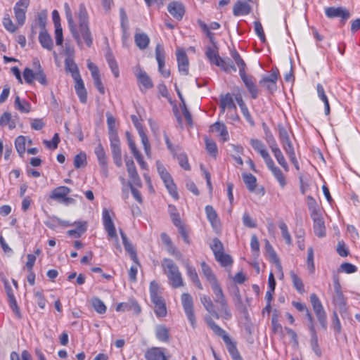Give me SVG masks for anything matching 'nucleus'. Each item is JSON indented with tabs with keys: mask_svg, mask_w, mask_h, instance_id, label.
Instances as JSON below:
<instances>
[{
	"mask_svg": "<svg viewBox=\"0 0 360 360\" xmlns=\"http://www.w3.org/2000/svg\"><path fill=\"white\" fill-rule=\"evenodd\" d=\"M64 8L70 32L78 45L80 46L82 44L81 37H82L86 46L90 47L93 44V38L89 27V15L84 4H80L76 13L78 27L73 20L69 4L65 3Z\"/></svg>",
	"mask_w": 360,
	"mask_h": 360,
	"instance_id": "nucleus-1",
	"label": "nucleus"
},
{
	"mask_svg": "<svg viewBox=\"0 0 360 360\" xmlns=\"http://www.w3.org/2000/svg\"><path fill=\"white\" fill-rule=\"evenodd\" d=\"M201 268L203 275L211 285L212 290L214 294V302L221 305V316L226 320L231 319L232 317L231 312L229 308L222 289L216 276L213 274L212 270L205 262H201Z\"/></svg>",
	"mask_w": 360,
	"mask_h": 360,
	"instance_id": "nucleus-2",
	"label": "nucleus"
},
{
	"mask_svg": "<svg viewBox=\"0 0 360 360\" xmlns=\"http://www.w3.org/2000/svg\"><path fill=\"white\" fill-rule=\"evenodd\" d=\"M162 267L167 275L169 285L174 288H178L184 286V283L181 273L179 267L173 260L165 258L162 261Z\"/></svg>",
	"mask_w": 360,
	"mask_h": 360,
	"instance_id": "nucleus-3",
	"label": "nucleus"
},
{
	"mask_svg": "<svg viewBox=\"0 0 360 360\" xmlns=\"http://www.w3.org/2000/svg\"><path fill=\"white\" fill-rule=\"evenodd\" d=\"M205 321L208 326L212 329V330L219 337H221L224 343L226 344L227 350L231 355V358L236 359L238 356H240V354L237 349L236 342H233L229 337V335L226 333V332L221 328L219 326H218L211 317L205 318Z\"/></svg>",
	"mask_w": 360,
	"mask_h": 360,
	"instance_id": "nucleus-4",
	"label": "nucleus"
},
{
	"mask_svg": "<svg viewBox=\"0 0 360 360\" xmlns=\"http://www.w3.org/2000/svg\"><path fill=\"white\" fill-rule=\"evenodd\" d=\"M156 166L158 174L162 180L163 181L164 184L167 188L168 192L174 199H178L179 194L176 191V186L174 183L172 177L167 171L164 165L160 161H156Z\"/></svg>",
	"mask_w": 360,
	"mask_h": 360,
	"instance_id": "nucleus-5",
	"label": "nucleus"
},
{
	"mask_svg": "<svg viewBox=\"0 0 360 360\" xmlns=\"http://www.w3.org/2000/svg\"><path fill=\"white\" fill-rule=\"evenodd\" d=\"M310 302L313 307V310L316 314V316L320 323L321 327L324 329H327V318L326 313L323 309L322 303L319 300V297L313 293L310 295Z\"/></svg>",
	"mask_w": 360,
	"mask_h": 360,
	"instance_id": "nucleus-6",
	"label": "nucleus"
},
{
	"mask_svg": "<svg viewBox=\"0 0 360 360\" xmlns=\"http://www.w3.org/2000/svg\"><path fill=\"white\" fill-rule=\"evenodd\" d=\"M181 304L188 321L191 326L195 328L196 326V319L194 314L193 301L191 295L188 293H183L181 295Z\"/></svg>",
	"mask_w": 360,
	"mask_h": 360,
	"instance_id": "nucleus-7",
	"label": "nucleus"
},
{
	"mask_svg": "<svg viewBox=\"0 0 360 360\" xmlns=\"http://www.w3.org/2000/svg\"><path fill=\"white\" fill-rule=\"evenodd\" d=\"M103 223L104 229L108 233L109 238L114 239L117 248L120 249V245H119V238L116 233L114 223L110 217L109 211L105 208L103 210Z\"/></svg>",
	"mask_w": 360,
	"mask_h": 360,
	"instance_id": "nucleus-8",
	"label": "nucleus"
},
{
	"mask_svg": "<svg viewBox=\"0 0 360 360\" xmlns=\"http://www.w3.org/2000/svg\"><path fill=\"white\" fill-rule=\"evenodd\" d=\"M30 4V0H19L15 5L13 10L15 18L19 25H24L26 19V12Z\"/></svg>",
	"mask_w": 360,
	"mask_h": 360,
	"instance_id": "nucleus-9",
	"label": "nucleus"
},
{
	"mask_svg": "<svg viewBox=\"0 0 360 360\" xmlns=\"http://www.w3.org/2000/svg\"><path fill=\"white\" fill-rule=\"evenodd\" d=\"M109 139L114 162L117 167H121L122 161L120 139L118 136L113 135L112 137H110Z\"/></svg>",
	"mask_w": 360,
	"mask_h": 360,
	"instance_id": "nucleus-10",
	"label": "nucleus"
},
{
	"mask_svg": "<svg viewBox=\"0 0 360 360\" xmlns=\"http://www.w3.org/2000/svg\"><path fill=\"white\" fill-rule=\"evenodd\" d=\"M325 14L329 18H340L343 24L350 17L349 12L342 7H328L325 9Z\"/></svg>",
	"mask_w": 360,
	"mask_h": 360,
	"instance_id": "nucleus-11",
	"label": "nucleus"
},
{
	"mask_svg": "<svg viewBox=\"0 0 360 360\" xmlns=\"http://www.w3.org/2000/svg\"><path fill=\"white\" fill-rule=\"evenodd\" d=\"M333 285H334V294L333 295V300L335 305L339 307L340 309L345 307L346 304L345 298L341 290V285L339 281L338 276H333Z\"/></svg>",
	"mask_w": 360,
	"mask_h": 360,
	"instance_id": "nucleus-12",
	"label": "nucleus"
},
{
	"mask_svg": "<svg viewBox=\"0 0 360 360\" xmlns=\"http://www.w3.org/2000/svg\"><path fill=\"white\" fill-rule=\"evenodd\" d=\"M167 11L177 20H181L186 12L184 5L178 1H171L167 5Z\"/></svg>",
	"mask_w": 360,
	"mask_h": 360,
	"instance_id": "nucleus-13",
	"label": "nucleus"
},
{
	"mask_svg": "<svg viewBox=\"0 0 360 360\" xmlns=\"http://www.w3.org/2000/svg\"><path fill=\"white\" fill-rule=\"evenodd\" d=\"M277 80L278 73L274 71L269 75L262 77L259 83L260 86L265 87L270 93H274L277 89Z\"/></svg>",
	"mask_w": 360,
	"mask_h": 360,
	"instance_id": "nucleus-14",
	"label": "nucleus"
},
{
	"mask_svg": "<svg viewBox=\"0 0 360 360\" xmlns=\"http://www.w3.org/2000/svg\"><path fill=\"white\" fill-rule=\"evenodd\" d=\"M250 143L252 148L262 156L266 164L272 160L265 145L262 141L257 139H252Z\"/></svg>",
	"mask_w": 360,
	"mask_h": 360,
	"instance_id": "nucleus-15",
	"label": "nucleus"
},
{
	"mask_svg": "<svg viewBox=\"0 0 360 360\" xmlns=\"http://www.w3.org/2000/svg\"><path fill=\"white\" fill-rule=\"evenodd\" d=\"M134 75L138 80V82L145 89H148L153 86V82L148 75L145 70L140 67H138Z\"/></svg>",
	"mask_w": 360,
	"mask_h": 360,
	"instance_id": "nucleus-16",
	"label": "nucleus"
},
{
	"mask_svg": "<svg viewBox=\"0 0 360 360\" xmlns=\"http://www.w3.org/2000/svg\"><path fill=\"white\" fill-rule=\"evenodd\" d=\"M176 60L178 68L180 73L187 75L188 74V59L186 52L183 49H179L176 52Z\"/></svg>",
	"mask_w": 360,
	"mask_h": 360,
	"instance_id": "nucleus-17",
	"label": "nucleus"
},
{
	"mask_svg": "<svg viewBox=\"0 0 360 360\" xmlns=\"http://www.w3.org/2000/svg\"><path fill=\"white\" fill-rule=\"evenodd\" d=\"M126 167L130 178V181L129 183L137 186H141V181L137 173L134 161L132 160H127Z\"/></svg>",
	"mask_w": 360,
	"mask_h": 360,
	"instance_id": "nucleus-18",
	"label": "nucleus"
},
{
	"mask_svg": "<svg viewBox=\"0 0 360 360\" xmlns=\"http://www.w3.org/2000/svg\"><path fill=\"white\" fill-rule=\"evenodd\" d=\"M200 302L204 306L205 309L207 311L209 314H210L213 317H214L217 319H219L220 317L223 318L221 316V305L218 304L220 307L219 312H217L215 309L214 304L210 299V297L207 295H202L200 297Z\"/></svg>",
	"mask_w": 360,
	"mask_h": 360,
	"instance_id": "nucleus-19",
	"label": "nucleus"
},
{
	"mask_svg": "<svg viewBox=\"0 0 360 360\" xmlns=\"http://www.w3.org/2000/svg\"><path fill=\"white\" fill-rule=\"evenodd\" d=\"M266 165L267 168L271 172L275 179L278 181L281 187L284 188L286 185L285 177L279 167L276 166L274 160H271L269 161Z\"/></svg>",
	"mask_w": 360,
	"mask_h": 360,
	"instance_id": "nucleus-20",
	"label": "nucleus"
},
{
	"mask_svg": "<svg viewBox=\"0 0 360 360\" xmlns=\"http://www.w3.org/2000/svg\"><path fill=\"white\" fill-rule=\"evenodd\" d=\"M240 77L250 92L251 97L254 99L257 98L258 96V89L253 81L252 77L247 75L245 72L240 74Z\"/></svg>",
	"mask_w": 360,
	"mask_h": 360,
	"instance_id": "nucleus-21",
	"label": "nucleus"
},
{
	"mask_svg": "<svg viewBox=\"0 0 360 360\" xmlns=\"http://www.w3.org/2000/svg\"><path fill=\"white\" fill-rule=\"evenodd\" d=\"M145 358L147 360H167L168 358L165 354V349L162 347H151L145 353Z\"/></svg>",
	"mask_w": 360,
	"mask_h": 360,
	"instance_id": "nucleus-22",
	"label": "nucleus"
},
{
	"mask_svg": "<svg viewBox=\"0 0 360 360\" xmlns=\"http://www.w3.org/2000/svg\"><path fill=\"white\" fill-rule=\"evenodd\" d=\"M314 221V231L316 236L319 238L326 235V226L324 221L321 214H316L311 217Z\"/></svg>",
	"mask_w": 360,
	"mask_h": 360,
	"instance_id": "nucleus-23",
	"label": "nucleus"
},
{
	"mask_svg": "<svg viewBox=\"0 0 360 360\" xmlns=\"http://www.w3.org/2000/svg\"><path fill=\"white\" fill-rule=\"evenodd\" d=\"M120 232L125 250L129 254V256L134 262L139 264V259L136 255V252L132 244L129 242L126 234L122 231V230L120 229Z\"/></svg>",
	"mask_w": 360,
	"mask_h": 360,
	"instance_id": "nucleus-24",
	"label": "nucleus"
},
{
	"mask_svg": "<svg viewBox=\"0 0 360 360\" xmlns=\"http://www.w3.org/2000/svg\"><path fill=\"white\" fill-rule=\"evenodd\" d=\"M251 12V6L246 2L238 1L233 8V13L235 16L247 15Z\"/></svg>",
	"mask_w": 360,
	"mask_h": 360,
	"instance_id": "nucleus-25",
	"label": "nucleus"
},
{
	"mask_svg": "<svg viewBox=\"0 0 360 360\" xmlns=\"http://www.w3.org/2000/svg\"><path fill=\"white\" fill-rule=\"evenodd\" d=\"M219 108L221 113H224L226 108L229 110L236 111V105L229 94L221 97Z\"/></svg>",
	"mask_w": 360,
	"mask_h": 360,
	"instance_id": "nucleus-26",
	"label": "nucleus"
},
{
	"mask_svg": "<svg viewBox=\"0 0 360 360\" xmlns=\"http://www.w3.org/2000/svg\"><path fill=\"white\" fill-rule=\"evenodd\" d=\"M39 41L41 46L48 50L52 51L53 49V41L47 30L40 31L39 34Z\"/></svg>",
	"mask_w": 360,
	"mask_h": 360,
	"instance_id": "nucleus-27",
	"label": "nucleus"
},
{
	"mask_svg": "<svg viewBox=\"0 0 360 360\" xmlns=\"http://www.w3.org/2000/svg\"><path fill=\"white\" fill-rule=\"evenodd\" d=\"M70 191V188L67 186H59L52 191L50 198L60 202L64 197L68 195Z\"/></svg>",
	"mask_w": 360,
	"mask_h": 360,
	"instance_id": "nucleus-28",
	"label": "nucleus"
},
{
	"mask_svg": "<svg viewBox=\"0 0 360 360\" xmlns=\"http://www.w3.org/2000/svg\"><path fill=\"white\" fill-rule=\"evenodd\" d=\"M94 153L96 155L99 165L102 167L104 170H107V156L105 154V151L101 145L99 143L94 149Z\"/></svg>",
	"mask_w": 360,
	"mask_h": 360,
	"instance_id": "nucleus-29",
	"label": "nucleus"
},
{
	"mask_svg": "<svg viewBox=\"0 0 360 360\" xmlns=\"http://www.w3.org/2000/svg\"><path fill=\"white\" fill-rule=\"evenodd\" d=\"M65 68L67 72L71 73L72 77H76L80 75L77 64L75 63L72 57L68 56L65 60Z\"/></svg>",
	"mask_w": 360,
	"mask_h": 360,
	"instance_id": "nucleus-30",
	"label": "nucleus"
},
{
	"mask_svg": "<svg viewBox=\"0 0 360 360\" xmlns=\"http://www.w3.org/2000/svg\"><path fill=\"white\" fill-rule=\"evenodd\" d=\"M278 163L284 169L285 171L288 172L289 167L285 157L281 150L278 146L271 149Z\"/></svg>",
	"mask_w": 360,
	"mask_h": 360,
	"instance_id": "nucleus-31",
	"label": "nucleus"
},
{
	"mask_svg": "<svg viewBox=\"0 0 360 360\" xmlns=\"http://www.w3.org/2000/svg\"><path fill=\"white\" fill-rule=\"evenodd\" d=\"M136 45L141 50L146 49L150 43V38L146 33H136L134 35Z\"/></svg>",
	"mask_w": 360,
	"mask_h": 360,
	"instance_id": "nucleus-32",
	"label": "nucleus"
},
{
	"mask_svg": "<svg viewBox=\"0 0 360 360\" xmlns=\"http://www.w3.org/2000/svg\"><path fill=\"white\" fill-rule=\"evenodd\" d=\"M7 125L9 129H13L16 127V122L10 112H5L0 117V127H4Z\"/></svg>",
	"mask_w": 360,
	"mask_h": 360,
	"instance_id": "nucleus-33",
	"label": "nucleus"
},
{
	"mask_svg": "<svg viewBox=\"0 0 360 360\" xmlns=\"http://www.w3.org/2000/svg\"><path fill=\"white\" fill-rule=\"evenodd\" d=\"M311 340L310 345L313 352L316 354V355L319 357L321 356V350L319 346L318 342V335L316 331L315 328L311 327Z\"/></svg>",
	"mask_w": 360,
	"mask_h": 360,
	"instance_id": "nucleus-34",
	"label": "nucleus"
},
{
	"mask_svg": "<svg viewBox=\"0 0 360 360\" xmlns=\"http://www.w3.org/2000/svg\"><path fill=\"white\" fill-rule=\"evenodd\" d=\"M155 336L161 342H167L169 340V330L163 325L155 327Z\"/></svg>",
	"mask_w": 360,
	"mask_h": 360,
	"instance_id": "nucleus-35",
	"label": "nucleus"
},
{
	"mask_svg": "<svg viewBox=\"0 0 360 360\" xmlns=\"http://www.w3.org/2000/svg\"><path fill=\"white\" fill-rule=\"evenodd\" d=\"M91 304L94 310L100 314H103L106 312L107 307L104 302L98 297H94L91 300Z\"/></svg>",
	"mask_w": 360,
	"mask_h": 360,
	"instance_id": "nucleus-36",
	"label": "nucleus"
},
{
	"mask_svg": "<svg viewBox=\"0 0 360 360\" xmlns=\"http://www.w3.org/2000/svg\"><path fill=\"white\" fill-rule=\"evenodd\" d=\"M205 54L210 62L217 66V64H219L221 59L218 54L217 50L212 47H207Z\"/></svg>",
	"mask_w": 360,
	"mask_h": 360,
	"instance_id": "nucleus-37",
	"label": "nucleus"
},
{
	"mask_svg": "<svg viewBox=\"0 0 360 360\" xmlns=\"http://www.w3.org/2000/svg\"><path fill=\"white\" fill-rule=\"evenodd\" d=\"M86 230V224L85 222H79L75 229L68 231L67 233L69 236L74 238H79Z\"/></svg>",
	"mask_w": 360,
	"mask_h": 360,
	"instance_id": "nucleus-38",
	"label": "nucleus"
},
{
	"mask_svg": "<svg viewBox=\"0 0 360 360\" xmlns=\"http://www.w3.org/2000/svg\"><path fill=\"white\" fill-rule=\"evenodd\" d=\"M231 56L239 68V75L245 72L246 64L238 51L236 50H232L231 51Z\"/></svg>",
	"mask_w": 360,
	"mask_h": 360,
	"instance_id": "nucleus-39",
	"label": "nucleus"
},
{
	"mask_svg": "<svg viewBox=\"0 0 360 360\" xmlns=\"http://www.w3.org/2000/svg\"><path fill=\"white\" fill-rule=\"evenodd\" d=\"M231 56L239 68V75L245 72L246 64L238 51L236 50H232L231 51Z\"/></svg>",
	"mask_w": 360,
	"mask_h": 360,
	"instance_id": "nucleus-40",
	"label": "nucleus"
},
{
	"mask_svg": "<svg viewBox=\"0 0 360 360\" xmlns=\"http://www.w3.org/2000/svg\"><path fill=\"white\" fill-rule=\"evenodd\" d=\"M218 67H220L224 71L226 72H236V68L234 65L232 60L227 58H221L219 64H217Z\"/></svg>",
	"mask_w": 360,
	"mask_h": 360,
	"instance_id": "nucleus-41",
	"label": "nucleus"
},
{
	"mask_svg": "<svg viewBox=\"0 0 360 360\" xmlns=\"http://www.w3.org/2000/svg\"><path fill=\"white\" fill-rule=\"evenodd\" d=\"M14 105L16 109L23 113H27L31 110L30 103L26 101H21L18 96H16L15 98Z\"/></svg>",
	"mask_w": 360,
	"mask_h": 360,
	"instance_id": "nucleus-42",
	"label": "nucleus"
},
{
	"mask_svg": "<svg viewBox=\"0 0 360 360\" xmlns=\"http://www.w3.org/2000/svg\"><path fill=\"white\" fill-rule=\"evenodd\" d=\"M243 179L250 192H253L257 186V179L252 174H243Z\"/></svg>",
	"mask_w": 360,
	"mask_h": 360,
	"instance_id": "nucleus-43",
	"label": "nucleus"
},
{
	"mask_svg": "<svg viewBox=\"0 0 360 360\" xmlns=\"http://www.w3.org/2000/svg\"><path fill=\"white\" fill-rule=\"evenodd\" d=\"M205 210L208 221L210 222L212 226H214L218 222V216L216 211L211 205H207L205 208Z\"/></svg>",
	"mask_w": 360,
	"mask_h": 360,
	"instance_id": "nucleus-44",
	"label": "nucleus"
},
{
	"mask_svg": "<svg viewBox=\"0 0 360 360\" xmlns=\"http://www.w3.org/2000/svg\"><path fill=\"white\" fill-rule=\"evenodd\" d=\"M307 204L311 216L319 214V208L316 200L311 195L307 197Z\"/></svg>",
	"mask_w": 360,
	"mask_h": 360,
	"instance_id": "nucleus-45",
	"label": "nucleus"
},
{
	"mask_svg": "<svg viewBox=\"0 0 360 360\" xmlns=\"http://www.w3.org/2000/svg\"><path fill=\"white\" fill-rule=\"evenodd\" d=\"M212 131L219 132V135L221 136L224 141L229 139V133L227 131L226 126L219 122H216L212 126Z\"/></svg>",
	"mask_w": 360,
	"mask_h": 360,
	"instance_id": "nucleus-46",
	"label": "nucleus"
},
{
	"mask_svg": "<svg viewBox=\"0 0 360 360\" xmlns=\"http://www.w3.org/2000/svg\"><path fill=\"white\" fill-rule=\"evenodd\" d=\"M290 276L295 289L300 292L303 293L304 292V284L301 278L294 272L290 271Z\"/></svg>",
	"mask_w": 360,
	"mask_h": 360,
	"instance_id": "nucleus-47",
	"label": "nucleus"
},
{
	"mask_svg": "<svg viewBox=\"0 0 360 360\" xmlns=\"http://www.w3.org/2000/svg\"><path fill=\"white\" fill-rule=\"evenodd\" d=\"M106 60H107L108 65L110 68L114 76L115 77H119L118 65L111 53L109 52L106 54Z\"/></svg>",
	"mask_w": 360,
	"mask_h": 360,
	"instance_id": "nucleus-48",
	"label": "nucleus"
},
{
	"mask_svg": "<svg viewBox=\"0 0 360 360\" xmlns=\"http://www.w3.org/2000/svg\"><path fill=\"white\" fill-rule=\"evenodd\" d=\"M139 135L141 138V142L143 146L145 153L147 156H149L150 153V145L148 139V136L144 131V129H141L138 131Z\"/></svg>",
	"mask_w": 360,
	"mask_h": 360,
	"instance_id": "nucleus-49",
	"label": "nucleus"
},
{
	"mask_svg": "<svg viewBox=\"0 0 360 360\" xmlns=\"http://www.w3.org/2000/svg\"><path fill=\"white\" fill-rule=\"evenodd\" d=\"M2 22H3V25H4V28L7 31H8L11 33H13L16 31L17 27L13 24L8 13L4 14Z\"/></svg>",
	"mask_w": 360,
	"mask_h": 360,
	"instance_id": "nucleus-50",
	"label": "nucleus"
},
{
	"mask_svg": "<svg viewBox=\"0 0 360 360\" xmlns=\"http://www.w3.org/2000/svg\"><path fill=\"white\" fill-rule=\"evenodd\" d=\"M210 248L212 249L214 257L220 253L224 252V246L220 240L217 238H214L212 243L210 244Z\"/></svg>",
	"mask_w": 360,
	"mask_h": 360,
	"instance_id": "nucleus-51",
	"label": "nucleus"
},
{
	"mask_svg": "<svg viewBox=\"0 0 360 360\" xmlns=\"http://www.w3.org/2000/svg\"><path fill=\"white\" fill-rule=\"evenodd\" d=\"M25 137L23 136H19L15 139V146L16 150L20 156H22L25 152Z\"/></svg>",
	"mask_w": 360,
	"mask_h": 360,
	"instance_id": "nucleus-52",
	"label": "nucleus"
},
{
	"mask_svg": "<svg viewBox=\"0 0 360 360\" xmlns=\"http://www.w3.org/2000/svg\"><path fill=\"white\" fill-rule=\"evenodd\" d=\"M47 18H48V14H47V11L46 10H43V11H40L39 13H38L37 21L38 25L40 27V31L46 30V22H47Z\"/></svg>",
	"mask_w": 360,
	"mask_h": 360,
	"instance_id": "nucleus-53",
	"label": "nucleus"
},
{
	"mask_svg": "<svg viewBox=\"0 0 360 360\" xmlns=\"http://www.w3.org/2000/svg\"><path fill=\"white\" fill-rule=\"evenodd\" d=\"M215 259L223 266H228L233 263V260L231 256L225 254L224 252L220 253L215 256Z\"/></svg>",
	"mask_w": 360,
	"mask_h": 360,
	"instance_id": "nucleus-54",
	"label": "nucleus"
},
{
	"mask_svg": "<svg viewBox=\"0 0 360 360\" xmlns=\"http://www.w3.org/2000/svg\"><path fill=\"white\" fill-rule=\"evenodd\" d=\"M184 264L186 269V274L192 282L199 279L194 266H191L188 262H184Z\"/></svg>",
	"mask_w": 360,
	"mask_h": 360,
	"instance_id": "nucleus-55",
	"label": "nucleus"
},
{
	"mask_svg": "<svg viewBox=\"0 0 360 360\" xmlns=\"http://www.w3.org/2000/svg\"><path fill=\"white\" fill-rule=\"evenodd\" d=\"M155 58L158 66L165 65V51L163 47L160 44H158L155 47Z\"/></svg>",
	"mask_w": 360,
	"mask_h": 360,
	"instance_id": "nucleus-56",
	"label": "nucleus"
},
{
	"mask_svg": "<svg viewBox=\"0 0 360 360\" xmlns=\"http://www.w3.org/2000/svg\"><path fill=\"white\" fill-rule=\"evenodd\" d=\"M356 271L357 267L355 265L348 262L342 263L340 264L338 269V272H343L346 274H353Z\"/></svg>",
	"mask_w": 360,
	"mask_h": 360,
	"instance_id": "nucleus-57",
	"label": "nucleus"
},
{
	"mask_svg": "<svg viewBox=\"0 0 360 360\" xmlns=\"http://www.w3.org/2000/svg\"><path fill=\"white\" fill-rule=\"evenodd\" d=\"M278 227L281 229L282 236L284 238L285 243L288 245H290L292 243V238L290 233L288 232L287 225L284 222H281L278 225Z\"/></svg>",
	"mask_w": 360,
	"mask_h": 360,
	"instance_id": "nucleus-58",
	"label": "nucleus"
},
{
	"mask_svg": "<svg viewBox=\"0 0 360 360\" xmlns=\"http://www.w3.org/2000/svg\"><path fill=\"white\" fill-rule=\"evenodd\" d=\"M307 264L309 271L311 273H314L315 269L314 262V250L311 247H309L307 250Z\"/></svg>",
	"mask_w": 360,
	"mask_h": 360,
	"instance_id": "nucleus-59",
	"label": "nucleus"
},
{
	"mask_svg": "<svg viewBox=\"0 0 360 360\" xmlns=\"http://www.w3.org/2000/svg\"><path fill=\"white\" fill-rule=\"evenodd\" d=\"M283 150L288 157L295 155V149L290 139L281 142Z\"/></svg>",
	"mask_w": 360,
	"mask_h": 360,
	"instance_id": "nucleus-60",
	"label": "nucleus"
},
{
	"mask_svg": "<svg viewBox=\"0 0 360 360\" xmlns=\"http://www.w3.org/2000/svg\"><path fill=\"white\" fill-rule=\"evenodd\" d=\"M86 156L84 153H80L74 158V166L78 169L86 164Z\"/></svg>",
	"mask_w": 360,
	"mask_h": 360,
	"instance_id": "nucleus-61",
	"label": "nucleus"
},
{
	"mask_svg": "<svg viewBox=\"0 0 360 360\" xmlns=\"http://www.w3.org/2000/svg\"><path fill=\"white\" fill-rule=\"evenodd\" d=\"M154 311L157 316L164 317L167 314V308L165 301L154 305Z\"/></svg>",
	"mask_w": 360,
	"mask_h": 360,
	"instance_id": "nucleus-62",
	"label": "nucleus"
},
{
	"mask_svg": "<svg viewBox=\"0 0 360 360\" xmlns=\"http://www.w3.org/2000/svg\"><path fill=\"white\" fill-rule=\"evenodd\" d=\"M336 251L342 257H347L349 253V249L343 240L338 241Z\"/></svg>",
	"mask_w": 360,
	"mask_h": 360,
	"instance_id": "nucleus-63",
	"label": "nucleus"
},
{
	"mask_svg": "<svg viewBox=\"0 0 360 360\" xmlns=\"http://www.w3.org/2000/svg\"><path fill=\"white\" fill-rule=\"evenodd\" d=\"M23 77L27 84H31L35 79V72L29 68H26L23 70Z\"/></svg>",
	"mask_w": 360,
	"mask_h": 360,
	"instance_id": "nucleus-64",
	"label": "nucleus"
}]
</instances>
